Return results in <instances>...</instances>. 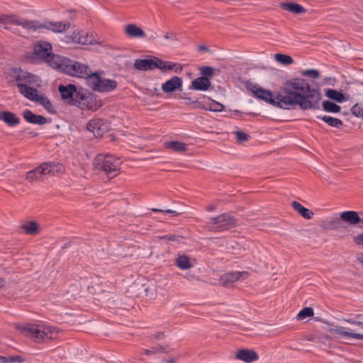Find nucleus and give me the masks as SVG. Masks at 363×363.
I'll return each mask as SVG.
<instances>
[{
	"label": "nucleus",
	"instance_id": "obj_1",
	"mask_svg": "<svg viewBox=\"0 0 363 363\" xmlns=\"http://www.w3.org/2000/svg\"><path fill=\"white\" fill-rule=\"evenodd\" d=\"M281 108L290 109L295 106H298L302 110L320 108V93L304 79L294 78L286 81L281 88Z\"/></svg>",
	"mask_w": 363,
	"mask_h": 363
},
{
	"label": "nucleus",
	"instance_id": "obj_2",
	"mask_svg": "<svg viewBox=\"0 0 363 363\" xmlns=\"http://www.w3.org/2000/svg\"><path fill=\"white\" fill-rule=\"evenodd\" d=\"M16 328L37 343L55 339L59 333V330L57 328L45 324H16Z\"/></svg>",
	"mask_w": 363,
	"mask_h": 363
},
{
	"label": "nucleus",
	"instance_id": "obj_3",
	"mask_svg": "<svg viewBox=\"0 0 363 363\" xmlns=\"http://www.w3.org/2000/svg\"><path fill=\"white\" fill-rule=\"evenodd\" d=\"M4 20L8 21V25H17L28 30H36L39 28H45L54 33H63L70 27V23L67 21H46L43 23L37 21H29L24 18H20L16 15H9Z\"/></svg>",
	"mask_w": 363,
	"mask_h": 363
},
{
	"label": "nucleus",
	"instance_id": "obj_4",
	"mask_svg": "<svg viewBox=\"0 0 363 363\" xmlns=\"http://www.w3.org/2000/svg\"><path fill=\"white\" fill-rule=\"evenodd\" d=\"M121 164L120 158L108 153L99 154L94 160L95 169L104 172L109 178H113L119 174Z\"/></svg>",
	"mask_w": 363,
	"mask_h": 363
},
{
	"label": "nucleus",
	"instance_id": "obj_5",
	"mask_svg": "<svg viewBox=\"0 0 363 363\" xmlns=\"http://www.w3.org/2000/svg\"><path fill=\"white\" fill-rule=\"evenodd\" d=\"M134 67L136 69L142 71L152 70L158 68L163 72L174 69L175 72H181L182 69L179 64L166 62L157 57H152L151 58L143 60L137 59L135 60Z\"/></svg>",
	"mask_w": 363,
	"mask_h": 363
},
{
	"label": "nucleus",
	"instance_id": "obj_6",
	"mask_svg": "<svg viewBox=\"0 0 363 363\" xmlns=\"http://www.w3.org/2000/svg\"><path fill=\"white\" fill-rule=\"evenodd\" d=\"M64 171L62 164L57 162H45L37 168L30 170L26 174V179L29 182L37 180L44 175L55 176Z\"/></svg>",
	"mask_w": 363,
	"mask_h": 363
},
{
	"label": "nucleus",
	"instance_id": "obj_7",
	"mask_svg": "<svg viewBox=\"0 0 363 363\" xmlns=\"http://www.w3.org/2000/svg\"><path fill=\"white\" fill-rule=\"evenodd\" d=\"M86 84L91 89L100 92H110L117 86L116 81L102 77L97 72H91L88 75Z\"/></svg>",
	"mask_w": 363,
	"mask_h": 363
},
{
	"label": "nucleus",
	"instance_id": "obj_8",
	"mask_svg": "<svg viewBox=\"0 0 363 363\" xmlns=\"http://www.w3.org/2000/svg\"><path fill=\"white\" fill-rule=\"evenodd\" d=\"M237 220L228 213L209 218L207 227L212 231H224L236 225Z\"/></svg>",
	"mask_w": 363,
	"mask_h": 363
},
{
	"label": "nucleus",
	"instance_id": "obj_9",
	"mask_svg": "<svg viewBox=\"0 0 363 363\" xmlns=\"http://www.w3.org/2000/svg\"><path fill=\"white\" fill-rule=\"evenodd\" d=\"M249 89L253 93L254 96L261 100H263L272 105L281 108L279 101L282 98L281 90L276 95L268 90L259 87L256 84H250L248 86Z\"/></svg>",
	"mask_w": 363,
	"mask_h": 363
},
{
	"label": "nucleus",
	"instance_id": "obj_10",
	"mask_svg": "<svg viewBox=\"0 0 363 363\" xmlns=\"http://www.w3.org/2000/svg\"><path fill=\"white\" fill-rule=\"evenodd\" d=\"M91 72L87 65L71 60L69 59V62H67L65 67H64V73L76 77L86 79Z\"/></svg>",
	"mask_w": 363,
	"mask_h": 363
},
{
	"label": "nucleus",
	"instance_id": "obj_11",
	"mask_svg": "<svg viewBox=\"0 0 363 363\" xmlns=\"http://www.w3.org/2000/svg\"><path fill=\"white\" fill-rule=\"evenodd\" d=\"M91 72L87 65L71 60L69 59V62H67L65 67H64V73L76 77L86 79Z\"/></svg>",
	"mask_w": 363,
	"mask_h": 363
},
{
	"label": "nucleus",
	"instance_id": "obj_12",
	"mask_svg": "<svg viewBox=\"0 0 363 363\" xmlns=\"http://www.w3.org/2000/svg\"><path fill=\"white\" fill-rule=\"evenodd\" d=\"M94 101L92 94L88 93L84 89H79L77 93V96L74 98V101L72 105L77 106L82 109H91L94 110Z\"/></svg>",
	"mask_w": 363,
	"mask_h": 363
},
{
	"label": "nucleus",
	"instance_id": "obj_13",
	"mask_svg": "<svg viewBox=\"0 0 363 363\" xmlns=\"http://www.w3.org/2000/svg\"><path fill=\"white\" fill-rule=\"evenodd\" d=\"M13 78L15 80V85L19 89V85L23 86L30 85L38 82V77L28 72L23 71L17 69H13Z\"/></svg>",
	"mask_w": 363,
	"mask_h": 363
},
{
	"label": "nucleus",
	"instance_id": "obj_14",
	"mask_svg": "<svg viewBox=\"0 0 363 363\" xmlns=\"http://www.w3.org/2000/svg\"><path fill=\"white\" fill-rule=\"evenodd\" d=\"M247 272H231L220 277V283L223 286H228L240 279H245L247 277Z\"/></svg>",
	"mask_w": 363,
	"mask_h": 363
},
{
	"label": "nucleus",
	"instance_id": "obj_15",
	"mask_svg": "<svg viewBox=\"0 0 363 363\" xmlns=\"http://www.w3.org/2000/svg\"><path fill=\"white\" fill-rule=\"evenodd\" d=\"M65 41L67 43H75L83 45L92 43L91 37L83 31H74L72 35H66Z\"/></svg>",
	"mask_w": 363,
	"mask_h": 363
},
{
	"label": "nucleus",
	"instance_id": "obj_16",
	"mask_svg": "<svg viewBox=\"0 0 363 363\" xmlns=\"http://www.w3.org/2000/svg\"><path fill=\"white\" fill-rule=\"evenodd\" d=\"M52 45L50 43L46 41H40L34 46V53L38 57L47 60L48 56L52 53Z\"/></svg>",
	"mask_w": 363,
	"mask_h": 363
},
{
	"label": "nucleus",
	"instance_id": "obj_17",
	"mask_svg": "<svg viewBox=\"0 0 363 363\" xmlns=\"http://www.w3.org/2000/svg\"><path fill=\"white\" fill-rule=\"evenodd\" d=\"M45 62L53 69L64 73V67L69 62V59L63 56L51 54Z\"/></svg>",
	"mask_w": 363,
	"mask_h": 363
},
{
	"label": "nucleus",
	"instance_id": "obj_18",
	"mask_svg": "<svg viewBox=\"0 0 363 363\" xmlns=\"http://www.w3.org/2000/svg\"><path fill=\"white\" fill-rule=\"evenodd\" d=\"M58 90L62 98L65 100H68L72 104V102L74 101V98L77 96V93H78L77 87L72 84L65 86L60 85Z\"/></svg>",
	"mask_w": 363,
	"mask_h": 363
},
{
	"label": "nucleus",
	"instance_id": "obj_19",
	"mask_svg": "<svg viewBox=\"0 0 363 363\" xmlns=\"http://www.w3.org/2000/svg\"><path fill=\"white\" fill-rule=\"evenodd\" d=\"M340 218L342 220L352 225H354L358 223L363 225V218H361L356 211H343L340 214Z\"/></svg>",
	"mask_w": 363,
	"mask_h": 363
},
{
	"label": "nucleus",
	"instance_id": "obj_20",
	"mask_svg": "<svg viewBox=\"0 0 363 363\" xmlns=\"http://www.w3.org/2000/svg\"><path fill=\"white\" fill-rule=\"evenodd\" d=\"M182 86V80L179 77H173L162 85V90L165 93H172Z\"/></svg>",
	"mask_w": 363,
	"mask_h": 363
},
{
	"label": "nucleus",
	"instance_id": "obj_21",
	"mask_svg": "<svg viewBox=\"0 0 363 363\" xmlns=\"http://www.w3.org/2000/svg\"><path fill=\"white\" fill-rule=\"evenodd\" d=\"M23 117L28 123L35 125H44L48 123V119L45 117L36 115L28 109L23 111Z\"/></svg>",
	"mask_w": 363,
	"mask_h": 363
},
{
	"label": "nucleus",
	"instance_id": "obj_22",
	"mask_svg": "<svg viewBox=\"0 0 363 363\" xmlns=\"http://www.w3.org/2000/svg\"><path fill=\"white\" fill-rule=\"evenodd\" d=\"M279 6L285 11L294 14H303L306 12V9L301 5L292 1H284L280 3Z\"/></svg>",
	"mask_w": 363,
	"mask_h": 363
},
{
	"label": "nucleus",
	"instance_id": "obj_23",
	"mask_svg": "<svg viewBox=\"0 0 363 363\" xmlns=\"http://www.w3.org/2000/svg\"><path fill=\"white\" fill-rule=\"evenodd\" d=\"M235 357L237 359L247 363H250L258 359V355L255 352L245 349L238 350L236 352Z\"/></svg>",
	"mask_w": 363,
	"mask_h": 363
},
{
	"label": "nucleus",
	"instance_id": "obj_24",
	"mask_svg": "<svg viewBox=\"0 0 363 363\" xmlns=\"http://www.w3.org/2000/svg\"><path fill=\"white\" fill-rule=\"evenodd\" d=\"M211 86V83L209 79L199 77L192 81L189 89L197 91H207Z\"/></svg>",
	"mask_w": 363,
	"mask_h": 363
},
{
	"label": "nucleus",
	"instance_id": "obj_25",
	"mask_svg": "<svg viewBox=\"0 0 363 363\" xmlns=\"http://www.w3.org/2000/svg\"><path fill=\"white\" fill-rule=\"evenodd\" d=\"M333 333L335 335L347 338H353L356 340H363V333H358L356 332H351L350 329L344 327H337L332 330Z\"/></svg>",
	"mask_w": 363,
	"mask_h": 363
},
{
	"label": "nucleus",
	"instance_id": "obj_26",
	"mask_svg": "<svg viewBox=\"0 0 363 363\" xmlns=\"http://www.w3.org/2000/svg\"><path fill=\"white\" fill-rule=\"evenodd\" d=\"M104 125L99 119H93L89 121L86 128L89 131L92 132L95 136H101L104 130Z\"/></svg>",
	"mask_w": 363,
	"mask_h": 363
},
{
	"label": "nucleus",
	"instance_id": "obj_27",
	"mask_svg": "<svg viewBox=\"0 0 363 363\" xmlns=\"http://www.w3.org/2000/svg\"><path fill=\"white\" fill-rule=\"evenodd\" d=\"M18 91L21 94L30 101H33L36 99V97H38V90L29 85L23 86L20 84Z\"/></svg>",
	"mask_w": 363,
	"mask_h": 363
},
{
	"label": "nucleus",
	"instance_id": "obj_28",
	"mask_svg": "<svg viewBox=\"0 0 363 363\" xmlns=\"http://www.w3.org/2000/svg\"><path fill=\"white\" fill-rule=\"evenodd\" d=\"M0 120L4 121L9 126H16L20 123V118L10 111H2L0 113Z\"/></svg>",
	"mask_w": 363,
	"mask_h": 363
},
{
	"label": "nucleus",
	"instance_id": "obj_29",
	"mask_svg": "<svg viewBox=\"0 0 363 363\" xmlns=\"http://www.w3.org/2000/svg\"><path fill=\"white\" fill-rule=\"evenodd\" d=\"M125 34L130 38H144L145 33L142 28L135 24H128L125 28Z\"/></svg>",
	"mask_w": 363,
	"mask_h": 363
},
{
	"label": "nucleus",
	"instance_id": "obj_30",
	"mask_svg": "<svg viewBox=\"0 0 363 363\" xmlns=\"http://www.w3.org/2000/svg\"><path fill=\"white\" fill-rule=\"evenodd\" d=\"M176 266L182 270L191 269L193 264L191 262L190 257L186 255H178L175 259Z\"/></svg>",
	"mask_w": 363,
	"mask_h": 363
},
{
	"label": "nucleus",
	"instance_id": "obj_31",
	"mask_svg": "<svg viewBox=\"0 0 363 363\" xmlns=\"http://www.w3.org/2000/svg\"><path fill=\"white\" fill-rule=\"evenodd\" d=\"M166 148L170 149L174 152L183 153L187 150V145L179 141H169L164 143Z\"/></svg>",
	"mask_w": 363,
	"mask_h": 363
},
{
	"label": "nucleus",
	"instance_id": "obj_32",
	"mask_svg": "<svg viewBox=\"0 0 363 363\" xmlns=\"http://www.w3.org/2000/svg\"><path fill=\"white\" fill-rule=\"evenodd\" d=\"M291 205L293 208L304 218L310 219L313 215V213L311 210L305 208L297 201H293Z\"/></svg>",
	"mask_w": 363,
	"mask_h": 363
},
{
	"label": "nucleus",
	"instance_id": "obj_33",
	"mask_svg": "<svg viewBox=\"0 0 363 363\" xmlns=\"http://www.w3.org/2000/svg\"><path fill=\"white\" fill-rule=\"evenodd\" d=\"M317 118L323 120L324 122L328 123L330 126L335 127L337 128H340L343 125L342 120L337 118H333L330 116H317Z\"/></svg>",
	"mask_w": 363,
	"mask_h": 363
},
{
	"label": "nucleus",
	"instance_id": "obj_34",
	"mask_svg": "<svg viewBox=\"0 0 363 363\" xmlns=\"http://www.w3.org/2000/svg\"><path fill=\"white\" fill-rule=\"evenodd\" d=\"M325 95L329 99H333L339 103L344 100V95L342 93L332 89H328L325 91Z\"/></svg>",
	"mask_w": 363,
	"mask_h": 363
},
{
	"label": "nucleus",
	"instance_id": "obj_35",
	"mask_svg": "<svg viewBox=\"0 0 363 363\" xmlns=\"http://www.w3.org/2000/svg\"><path fill=\"white\" fill-rule=\"evenodd\" d=\"M323 108L324 111L330 113H338L341 110L340 106L330 101H325L323 103Z\"/></svg>",
	"mask_w": 363,
	"mask_h": 363
},
{
	"label": "nucleus",
	"instance_id": "obj_36",
	"mask_svg": "<svg viewBox=\"0 0 363 363\" xmlns=\"http://www.w3.org/2000/svg\"><path fill=\"white\" fill-rule=\"evenodd\" d=\"M313 310L311 307L303 308L296 315V318L299 320H304L313 315Z\"/></svg>",
	"mask_w": 363,
	"mask_h": 363
},
{
	"label": "nucleus",
	"instance_id": "obj_37",
	"mask_svg": "<svg viewBox=\"0 0 363 363\" xmlns=\"http://www.w3.org/2000/svg\"><path fill=\"white\" fill-rule=\"evenodd\" d=\"M274 58L278 62L282 65H291L294 62V60L291 56L284 54H276Z\"/></svg>",
	"mask_w": 363,
	"mask_h": 363
},
{
	"label": "nucleus",
	"instance_id": "obj_38",
	"mask_svg": "<svg viewBox=\"0 0 363 363\" xmlns=\"http://www.w3.org/2000/svg\"><path fill=\"white\" fill-rule=\"evenodd\" d=\"M203 108H205L206 110H209L215 112H220L223 111L224 106L222 104L219 102L212 101L211 103L208 104V107L203 106Z\"/></svg>",
	"mask_w": 363,
	"mask_h": 363
},
{
	"label": "nucleus",
	"instance_id": "obj_39",
	"mask_svg": "<svg viewBox=\"0 0 363 363\" xmlns=\"http://www.w3.org/2000/svg\"><path fill=\"white\" fill-rule=\"evenodd\" d=\"M23 228L27 233L34 235L38 231V225L35 222L30 221L25 223Z\"/></svg>",
	"mask_w": 363,
	"mask_h": 363
},
{
	"label": "nucleus",
	"instance_id": "obj_40",
	"mask_svg": "<svg viewBox=\"0 0 363 363\" xmlns=\"http://www.w3.org/2000/svg\"><path fill=\"white\" fill-rule=\"evenodd\" d=\"M214 68L209 66H204L200 68V73L202 75L201 77H206V79H209L212 77L214 74Z\"/></svg>",
	"mask_w": 363,
	"mask_h": 363
},
{
	"label": "nucleus",
	"instance_id": "obj_41",
	"mask_svg": "<svg viewBox=\"0 0 363 363\" xmlns=\"http://www.w3.org/2000/svg\"><path fill=\"white\" fill-rule=\"evenodd\" d=\"M341 218L337 216L332 218L328 223V228L332 230H337L342 227Z\"/></svg>",
	"mask_w": 363,
	"mask_h": 363
},
{
	"label": "nucleus",
	"instance_id": "obj_42",
	"mask_svg": "<svg viewBox=\"0 0 363 363\" xmlns=\"http://www.w3.org/2000/svg\"><path fill=\"white\" fill-rule=\"evenodd\" d=\"M351 113L357 117L363 118V104H356L351 108Z\"/></svg>",
	"mask_w": 363,
	"mask_h": 363
},
{
	"label": "nucleus",
	"instance_id": "obj_43",
	"mask_svg": "<svg viewBox=\"0 0 363 363\" xmlns=\"http://www.w3.org/2000/svg\"><path fill=\"white\" fill-rule=\"evenodd\" d=\"M236 140L238 142L242 143L247 141L250 138V135L241 130L235 132Z\"/></svg>",
	"mask_w": 363,
	"mask_h": 363
},
{
	"label": "nucleus",
	"instance_id": "obj_44",
	"mask_svg": "<svg viewBox=\"0 0 363 363\" xmlns=\"http://www.w3.org/2000/svg\"><path fill=\"white\" fill-rule=\"evenodd\" d=\"M164 352V347L163 346H155L149 350H144V354L146 355L155 354L160 352Z\"/></svg>",
	"mask_w": 363,
	"mask_h": 363
},
{
	"label": "nucleus",
	"instance_id": "obj_45",
	"mask_svg": "<svg viewBox=\"0 0 363 363\" xmlns=\"http://www.w3.org/2000/svg\"><path fill=\"white\" fill-rule=\"evenodd\" d=\"M303 76L309 77L312 79H318L320 76L319 72L316 69H308L303 72Z\"/></svg>",
	"mask_w": 363,
	"mask_h": 363
},
{
	"label": "nucleus",
	"instance_id": "obj_46",
	"mask_svg": "<svg viewBox=\"0 0 363 363\" xmlns=\"http://www.w3.org/2000/svg\"><path fill=\"white\" fill-rule=\"evenodd\" d=\"M152 211L153 212H162L164 213H169L173 215L174 216H177L179 215V213L177 212L176 211L172 210V209H166V210H161L159 208H152Z\"/></svg>",
	"mask_w": 363,
	"mask_h": 363
},
{
	"label": "nucleus",
	"instance_id": "obj_47",
	"mask_svg": "<svg viewBox=\"0 0 363 363\" xmlns=\"http://www.w3.org/2000/svg\"><path fill=\"white\" fill-rule=\"evenodd\" d=\"M48 99L44 95L38 94V97H36V99L34 101L38 102V104L44 106L46 101H48Z\"/></svg>",
	"mask_w": 363,
	"mask_h": 363
},
{
	"label": "nucleus",
	"instance_id": "obj_48",
	"mask_svg": "<svg viewBox=\"0 0 363 363\" xmlns=\"http://www.w3.org/2000/svg\"><path fill=\"white\" fill-rule=\"evenodd\" d=\"M186 104H195L196 107H201L203 108V106H201V103L198 100H194L192 98H186Z\"/></svg>",
	"mask_w": 363,
	"mask_h": 363
},
{
	"label": "nucleus",
	"instance_id": "obj_49",
	"mask_svg": "<svg viewBox=\"0 0 363 363\" xmlns=\"http://www.w3.org/2000/svg\"><path fill=\"white\" fill-rule=\"evenodd\" d=\"M164 238L169 241H178L181 238V237L174 235H167L164 237Z\"/></svg>",
	"mask_w": 363,
	"mask_h": 363
},
{
	"label": "nucleus",
	"instance_id": "obj_50",
	"mask_svg": "<svg viewBox=\"0 0 363 363\" xmlns=\"http://www.w3.org/2000/svg\"><path fill=\"white\" fill-rule=\"evenodd\" d=\"M354 241L357 245H363V234H360L354 237Z\"/></svg>",
	"mask_w": 363,
	"mask_h": 363
},
{
	"label": "nucleus",
	"instance_id": "obj_51",
	"mask_svg": "<svg viewBox=\"0 0 363 363\" xmlns=\"http://www.w3.org/2000/svg\"><path fill=\"white\" fill-rule=\"evenodd\" d=\"M5 17H9V15L0 16V24L4 25V28L5 29H7L8 28V27H7L8 21L4 19Z\"/></svg>",
	"mask_w": 363,
	"mask_h": 363
},
{
	"label": "nucleus",
	"instance_id": "obj_52",
	"mask_svg": "<svg viewBox=\"0 0 363 363\" xmlns=\"http://www.w3.org/2000/svg\"><path fill=\"white\" fill-rule=\"evenodd\" d=\"M43 106L49 112H52V104H51V102L50 101L49 99L48 100V101L45 102V104H44Z\"/></svg>",
	"mask_w": 363,
	"mask_h": 363
},
{
	"label": "nucleus",
	"instance_id": "obj_53",
	"mask_svg": "<svg viewBox=\"0 0 363 363\" xmlns=\"http://www.w3.org/2000/svg\"><path fill=\"white\" fill-rule=\"evenodd\" d=\"M164 38L167 40H168V39L176 40V34L174 33H171V32L167 33L164 35Z\"/></svg>",
	"mask_w": 363,
	"mask_h": 363
},
{
	"label": "nucleus",
	"instance_id": "obj_54",
	"mask_svg": "<svg viewBox=\"0 0 363 363\" xmlns=\"http://www.w3.org/2000/svg\"><path fill=\"white\" fill-rule=\"evenodd\" d=\"M357 326H358L359 329L357 330H361L362 333H363V323L360 322V321H356V324H355Z\"/></svg>",
	"mask_w": 363,
	"mask_h": 363
},
{
	"label": "nucleus",
	"instance_id": "obj_55",
	"mask_svg": "<svg viewBox=\"0 0 363 363\" xmlns=\"http://www.w3.org/2000/svg\"><path fill=\"white\" fill-rule=\"evenodd\" d=\"M162 362H165V363H176V359H174V358L164 359L162 360Z\"/></svg>",
	"mask_w": 363,
	"mask_h": 363
},
{
	"label": "nucleus",
	"instance_id": "obj_56",
	"mask_svg": "<svg viewBox=\"0 0 363 363\" xmlns=\"http://www.w3.org/2000/svg\"><path fill=\"white\" fill-rule=\"evenodd\" d=\"M0 362H1V363L9 362V358L7 357L0 356Z\"/></svg>",
	"mask_w": 363,
	"mask_h": 363
},
{
	"label": "nucleus",
	"instance_id": "obj_57",
	"mask_svg": "<svg viewBox=\"0 0 363 363\" xmlns=\"http://www.w3.org/2000/svg\"><path fill=\"white\" fill-rule=\"evenodd\" d=\"M199 51L207 52V51H208V48L206 46H204V45H200V46L199 47Z\"/></svg>",
	"mask_w": 363,
	"mask_h": 363
},
{
	"label": "nucleus",
	"instance_id": "obj_58",
	"mask_svg": "<svg viewBox=\"0 0 363 363\" xmlns=\"http://www.w3.org/2000/svg\"><path fill=\"white\" fill-rule=\"evenodd\" d=\"M345 320L346 322H347V323H350V324H352V325H355V324H356V321H357V320H353V319H352V318H350V319H345Z\"/></svg>",
	"mask_w": 363,
	"mask_h": 363
},
{
	"label": "nucleus",
	"instance_id": "obj_59",
	"mask_svg": "<svg viewBox=\"0 0 363 363\" xmlns=\"http://www.w3.org/2000/svg\"><path fill=\"white\" fill-rule=\"evenodd\" d=\"M164 336L163 333H159L155 335V338L159 340V339H161Z\"/></svg>",
	"mask_w": 363,
	"mask_h": 363
},
{
	"label": "nucleus",
	"instance_id": "obj_60",
	"mask_svg": "<svg viewBox=\"0 0 363 363\" xmlns=\"http://www.w3.org/2000/svg\"><path fill=\"white\" fill-rule=\"evenodd\" d=\"M6 284V281L2 279V278H0V288L4 286Z\"/></svg>",
	"mask_w": 363,
	"mask_h": 363
},
{
	"label": "nucleus",
	"instance_id": "obj_61",
	"mask_svg": "<svg viewBox=\"0 0 363 363\" xmlns=\"http://www.w3.org/2000/svg\"><path fill=\"white\" fill-rule=\"evenodd\" d=\"M9 362H14L16 361V359L14 357H9Z\"/></svg>",
	"mask_w": 363,
	"mask_h": 363
},
{
	"label": "nucleus",
	"instance_id": "obj_62",
	"mask_svg": "<svg viewBox=\"0 0 363 363\" xmlns=\"http://www.w3.org/2000/svg\"><path fill=\"white\" fill-rule=\"evenodd\" d=\"M358 260L363 265V254L358 257Z\"/></svg>",
	"mask_w": 363,
	"mask_h": 363
},
{
	"label": "nucleus",
	"instance_id": "obj_63",
	"mask_svg": "<svg viewBox=\"0 0 363 363\" xmlns=\"http://www.w3.org/2000/svg\"><path fill=\"white\" fill-rule=\"evenodd\" d=\"M208 210L209 211H213L215 210V207L213 206H208Z\"/></svg>",
	"mask_w": 363,
	"mask_h": 363
},
{
	"label": "nucleus",
	"instance_id": "obj_64",
	"mask_svg": "<svg viewBox=\"0 0 363 363\" xmlns=\"http://www.w3.org/2000/svg\"><path fill=\"white\" fill-rule=\"evenodd\" d=\"M14 358L16 359V362H21V357L17 356V357H14Z\"/></svg>",
	"mask_w": 363,
	"mask_h": 363
}]
</instances>
